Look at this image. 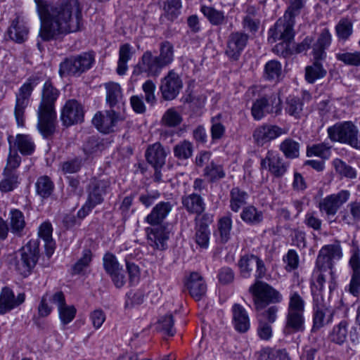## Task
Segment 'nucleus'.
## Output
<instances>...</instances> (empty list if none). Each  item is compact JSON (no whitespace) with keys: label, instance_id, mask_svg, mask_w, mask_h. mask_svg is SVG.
Returning a JSON list of instances; mask_svg holds the SVG:
<instances>
[{"label":"nucleus","instance_id":"64","mask_svg":"<svg viewBox=\"0 0 360 360\" xmlns=\"http://www.w3.org/2000/svg\"><path fill=\"white\" fill-rule=\"evenodd\" d=\"M58 311L60 321L64 326L72 321L77 314V309L73 305L65 304Z\"/></svg>","mask_w":360,"mask_h":360},{"label":"nucleus","instance_id":"44","mask_svg":"<svg viewBox=\"0 0 360 360\" xmlns=\"http://www.w3.org/2000/svg\"><path fill=\"white\" fill-rule=\"evenodd\" d=\"M240 218L246 224L257 225L263 221L264 216L262 211L258 210L253 205H250L243 209Z\"/></svg>","mask_w":360,"mask_h":360},{"label":"nucleus","instance_id":"21","mask_svg":"<svg viewBox=\"0 0 360 360\" xmlns=\"http://www.w3.org/2000/svg\"><path fill=\"white\" fill-rule=\"evenodd\" d=\"M121 120L120 113L111 109L106 110L105 114L101 112L96 113L92 119V123L99 131L109 134L114 131L117 122Z\"/></svg>","mask_w":360,"mask_h":360},{"label":"nucleus","instance_id":"42","mask_svg":"<svg viewBox=\"0 0 360 360\" xmlns=\"http://www.w3.org/2000/svg\"><path fill=\"white\" fill-rule=\"evenodd\" d=\"M36 193L44 199L51 195L54 190V184L46 175L39 176L35 183Z\"/></svg>","mask_w":360,"mask_h":360},{"label":"nucleus","instance_id":"48","mask_svg":"<svg viewBox=\"0 0 360 360\" xmlns=\"http://www.w3.org/2000/svg\"><path fill=\"white\" fill-rule=\"evenodd\" d=\"M281 72L282 65L281 63L276 60H271L264 65V77L268 81L276 82L278 80Z\"/></svg>","mask_w":360,"mask_h":360},{"label":"nucleus","instance_id":"22","mask_svg":"<svg viewBox=\"0 0 360 360\" xmlns=\"http://www.w3.org/2000/svg\"><path fill=\"white\" fill-rule=\"evenodd\" d=\"M349 266L352 269L351 278L345 290L354 297H358L360 295V254L359 250L354 251L352 255Z\"/></svg>","mask_w":360,"mask_h":360},{"label":"nucleus","instance_id":"28","mask_svg":"<svg viewBox=\"0 0 360 360\" xmlns=\"http://www.w3.org/2000/svg\"><path fill=\"white\" fill-rule=\"evenodd\" d=\"M28 34L29 28L24 18L19 15H16L7 30L8 37L15 42L21 44L27 39Z\"/></svg>","mask_w":360,"mask_h":360},{"label":"nucleus","instance_id":"45","mask_svg":"<svg viewBox=\"0 0 360 360\" xmlns=\"http://www.w3.org/2000/svg\"><path fill=\"white\" fill-rule=\"evenodd\" d=\"M288 297L287 311L304 313L305 302L299 291L291 288Z\"/></svg>","mask_w":360,"mask_h":360},{"label":"nucleus","instance_id":"32","mask_svg":"<svg viewBox=\"0 0 360 360\" xmlns=\"http://www.w3.org/2000/svg\"><path fill=\"white\" fill-rule=\"evenodd\" d=\"M307 0H289V6L283 17L280 18L278 20H282L284 25H290V27L293 28L295 22V18L300 14Z\"/></svg>","mask_w":360,"mask_h":360},{"label":"nucleus","instance_id":"19","mask_svg":"<svg viewBox=\"0 0 360 360\" xmlns=\"http://www.w3.org/2000/svg\"><path fill=\"white\" fill-rule=\"evenodd\" d=\"M182 87V80L179 75L172 70L161 79L160 91L164 100L172 101L178 96Z\"/></svg>","mask_w":360,"mask_h":360},{"label":"nucleus","instance_id":"17","mask_svg":"<svg viewBox=\"0 0 360 360\" xmlns=\"http://www.w3.org/2000/svg\"><path fill=\"white\" fill-rule=\"evenodd\" d=\"M342 256V248L340 244H331L323 246L319 251L316 267L318 271L332 269L333 259H340Z\"/></svg>","mask_w":360,"mask_h":360},{"label":"nucleus","instance_id":"53","mask_svg":"<svg viewBox=\"0 0 360 360\" xmlns=\"http://www.w3.org/2000/svg\"><path fill=\"white\" fill-rule=\"evenodd\" d=\"M348 214L342 216V221L347 225L360 222V201H352L347 205Z\"/></svg>","mask_w":360,"mask_h":360},{"label":"nucleus","instance_id":"10","mask_svg":"<svg viewBox=\"0 0 360 360\" xmlns=\"http://www.w3.org/2000/svg\"><path fill=\"white\" fill-rule=\"evenodd\" d=\"M281 112V100L276 94L264 95L254 101L251 114L255 120H261L268 114L279 115Z\"/></svg>","mask_w":360,"mask_h":360},{"label":"nucleus","instance_id":"39","mask_svg":"<svg viewBox=\"0 0 360 360\" xmlns=\"http://www.w3.org/2000/svg\"><path fill=\"white\" fill-rule=\"evenodd\" d=\"M155 56L164 68L169 66L173 62L174 58L173 44L169 41L161 42L160 44V53Z\"/></svg>","mask_w":360,"mask_h":360},{"label":"nucleus","instance_id":"35","mask_svg":"<svg viewBox=\"0 0 360 360\" xmlns=\"http://www.w3.org/2000/svg\"><path fill=\"white\" fill-rule=\"evenodd\" d=\"M109 143L108 141L94 136L89 137L82 146L86 159H88L92 155L101 152L108 146Z\"/></svg>","mask_w":360,"mask_h":360},{"label":"nucleus","instance_id":"40","mask_svg":"<svg viewBox=\"0 0 360 360\" xmlns=\"http://www.w3.org/2000/svg\"><path fill=\"white\" fill-rule=\"evenodd\" d=\"M304 107L303 99L295 96H289L285 102V111L290 116L300 118Z\"/></svg>","mask_w":360,"mask_h":360},{"label":"nucleus","instance_id":"25","mask_svg":"<svg viewBox=\"0 0 360 360\" xmlns=\"http://www.w3.org/2000/svg\"><path fill=\"white\" fill-rule=\"evenodd\" d=\"M181 202L182 207L190 214L199 215L206 210L205 200L198 193L182 195Z\"/></svg>","mask_w":360,"mask_h":360},{"label":"nucleus","instance_id":"59","mask_svg":"<svg viewBox=\"0 0 360 360\" xmlns=\"http://www.w3.org/2000/svg\"><path fill=\"white\" fill-rule=\"evenodd\" d=\"M92 260V253L89 249H85L82 252V257L72 266V274H80L83 273Z\"/></svg>","mask_w":360,"mask_h":360},{"label":"nucleus","instance_id":"37","mask_svg":"<svg viewBox=\"0 0 360 360\" xmlns=\"http://www.w3.org/2000/svg\"><path fill=\"white\" fill-rule=\"evenodd\" d=\"M325 59L314 58V62L311 65L305 68V79L309 84L314 83L317 79L323 78L327 70L323 67L321 61Z\"/></svg>","mask_w":360,"mask_h":360},{"label":"nucleus","instance_id":"11","mask_svg":"<svg viewBox=\"0 0 360 360\" xmlns=\"http://www.w3.org/2000/svg\"><path fill=\"white\" fill-rule=\"evenodd\" d=\"M164 68L151 51H146L134 67L133 75H146L148 77H159Z\"/></svg>","mask_w":360,"mask_h":360},{"label":"nucleus","instance_id":"51","mask_svg":"<svg viewBox=\"0 0 360 360\" xmlns=\"http://www.w3.org/2000/svg\"><path fill=\"white\" fill-rule=\"evenodd\" d=\"M335 58L346 65L360 66V51L349 52L342 49L335 53Z\"/></svg>","mask_w":360,"mask_h":360},{"label":"nucleus","instance_id":"27","mask_svg":"<svg viewBox=\"0 0 360 360\" xmlns=\"http://www.w3.org/2000/svg\"><path fill=\"white\" fill-rule=\"evenodd\" d=\"M323 297H316L313 300V326L311 332H316L321 328L326 323L330 321L332 314H330L326 319V313L328 312L326 307L322 303Z\"/></svg>","mask_w":360,"mask_h":360},{"label":"nucleus","instance_id":"6","mask_svg":"<svg viewBox=\"0 0 360 360\" xmlns=\"http://www.w3.org/2000/svg\"><path fill=\"white\" fill-rule=\"evenodd\" d=\"M249 292L253 297L254 306L256 311L265 309L270 304L280 303L282 295L267 283L256 279L249 288Z\"/></svg>","mask_w":360,"mask_h":360},{"label":"nucleus","instance_id":"1","mask_svg":"<svg viewBox=\"0 0 360 360\" xmlns=\"http://www.w3.org/2000/svg\"><path fill=\"white\" fill-rule=\"evenodd\" d=\"M40 19L37 48L41 42L62 39L64 36L80 31L82 26V6L79 0H61L51 5L45 0H34Z\"/></svg>","mask_w":360,"mask_h":360},{"label":"nucleus","instance_id":"14","mask_svg":"<svg viewBox=\"0 0 360 360\" xmlns=\"http://www.w3.org/2000/svg\"><path fill=\"white\" fill-rule=\"evenodd\" d=\"M287 133L288 131L284 128L276 124L266 123L255 128L252 137L257 146H263Z\"/></svg>","mask_w":360,"mask_h":360},{"label":"nucleus","instance_id":"8","mask_svg":"<svg viewBox=\"0 0 360 360\" xmlns=\"http://www.w3.org/2000/svg\"><path fill=\"white\" fill-rule=\"evenodd\" d=\"M41 80V77L39 75H33L29 77L15 94L14 115L17 124L19 127L24 126L25 109L29 104L34 89L39 84Z\"/></svg>","mask_w":360,"mask_h":360},{"label":"nucleus","instance_id":"4","mask_svg":"<svg viewBox=\"0 0 360 360\" xmlns=\"http://www.w3.org/2000/svg\"><path fill=\"white\" fill-rule=\"evenodd\" d=\"M39 243V239H31L18 252L8 255L6 262L9 268L25 278L30 276L40 257Z\"/></svg>","mask_w":360,"mask_h":360},{"label":"nucleus","instance_id":"9","mask_svg":"<svg viewBox=\"0 0 360 360\" xmlns=\"http://www.w3.org/2000/svg\"><path fill=\"white\" fill-rule=\"evenodd\" d=\"M329 139L332 141L347 143L352 147L356 143L359 130L351 121L338 122L327 129Z\"/></svg>","mask_w":360,"mask_h":360},{"label":"nucleus","instance_id":"57","mask_svg":"<svg viewBox=\"0 0 360 360\" xmlns=\"http://www.w3.org/2000/svg\"><path fill=\"white\" fill-rule=\"evenodd\" d=\"M259 360H290L285 349H263L260 352Z\"/></svg>","mask_w":360,"mask_h":360},{"label":"nucleus","instance_id":"34","mask_svg":"<svg viewBox=\"0 0 360 360\" xmlns=\"http://www.w3.org/2000/svg\"><path fill=\"white\" fill-rule=\"evenodd\" d=\"M8 219L11 232L15 236H22L26 226L24 214L20 210L12 209Z\"/></svg>","mask_w":360,"mask_h":360},{"label":"nucleus","instance_id":"38","mask_svg":"<svg viewBox=\"0 0 360 360\" xmlns=\"http://www.w3.org/2000/svg\"><path fill=\"white\" fill-rule=\"evenodd\" d=\"M248 197L249 195L245 191L238 186L232 188L230 191V209L234 212H238L247 204Z\"/></svg>","mask_w":360,"mask_h":360},{"label":"nucleus","instance_id":"54","mask_svg":"<svg viewBox=\"0 0 360 360\" xmlns=\"http://www.w3.org/2000/svg\"><path fill=\"white\" fill-rule=\"evenodd\" d=\"M181 7V0H166L163 5L165 16L169 20L174 21L180 15Z\"/></svg>","mask_w":360,"mask_h":360},{"label":"nucleus","instance_id":"50","mask_svg":"<svg viewBox=\"0 0 360 360\" xmlns=\"http://www.w3.org/2000/svg\"><path fill=\"white\" fill-rule=\"evenodd\" d=\"M335 32L338 41L345 42L353 32L352 22L347 18L341 19L335 26Z\"/></svg>","mask_w":360,"mask_h":360},{"label":"nucleus","instance_id":"5","mask_svg":"<svg viewBox=\"0 0 360 360\" xmlns=\"http://www.w3.org/2000/svg\"><path fill=\"white\" fill-rule=\"evenodd\" d=\"M282 20H277L274 26L269 31V41H281L273 48V52L278 56L288 58L292 54L291 43L294 39L295 32L290 25H284Z\"/></svg>","mask_w":360,"mask_h":360},{"label":"nucleus","instance_id":"41","mask_svg":"<svg viewBox=\"0 0 360 360\" xmlns=\"http://www.w3.org/2000/svg\"><path fill=\"white\" fill-rule=\"evenodd\" d=\"M133 54L134 51L129 44H124L120 46L117 68V73L119 75H123L126 73L128 69L127 62L131 58Z\"/></svg>","mask_w":360,"mask_h":360},{"label":"nucleus","instance_id":"16","mask_svg":"<svg viewBox=\"0 0 360 360\" xmlns=\"http://www.w3.org/2000/svg\"><path fill=\"white\" fill-rule=\"evenodd\" d=\"M110 189V182L108 179H91L86 187V201L96 207L104 201V197Z\"/></svg>","mask_w":360,"mask_h":360},{"label":"nucleus","instance_id":"47","mask_svg":"<svg viewBox=\"0 0 360 360\" xmlns=\"http://www.w3.org/2000/svg\"><path fill=\"white\" fill-rule=\"evenodd\" d=\"M217 226L221 243H227L230 239L232 229L231 214L229 213L227 215L220 218L218 221Z\"/></svg>","mask_w":360,"mask_h":360},{"label":"nucleus","instance_id":"24","mask_svg":"<svg viewBox=\"0 0 360 360\" xmlns=\"http://www.w3.org/2000/svg\"><path fill=\"white\" fill-rule=\"evenodd\" d=\"M304 323V313L287 311L283 333L288 336L297 333H302L305 330Z\"/></svg>","mask_w":360,"mask_h":360},{"label":"nucleus","instance_id":"33","mask_svg":"<svg viewBox=\"0 0 360 360\" xmlns=\"http://www.w3.org/2000/svg\"><path fill=\"white\" fill-rule=\"evenodd\" d=\"M233 322L236 330L240 333L246 332L250 328V321L245 308L239 304L232 307Z\"/></svg>","mask_w":360,"mask_h":360},{"label":"nucleus","instance_id":"56","mask_svg":"<svg viewBox=\"0 0 360 360\" xmlns=\"http://www.w3.org/2000/svg\"><path fill=\"white\" fill-rule=\"evenodd\" d=\"M347 321H342L340 323L334 327L332 333L330 334V340L332 342L338 345L343 344L347 337Z\"/></svg>","mask_w":360,"mask_h":360},{"label":"nucleus","instance_id":"12","mask_svg":"<svg viewBox=\"0 0 360 360\" xmlns=\"http://www.w3.org/2000/svg\"><path fill=\"white\" fill-rule=\"evenodd\" d=\"M290 163L285 161L280 154L274 150H269L266 156L261 160L260 167L267 170L273 176L281 178L287 172Z\"/></svg>","mask_w":360,"mask_h":360},{"label":"nucleus","instance_id":"60","mask_svg":"<svg viewBox=\"0 0 360 360\" xmlns=\"http://www.w3.org/2000/svg\"><path fill=\"white\" fill-rule=\"evenodd\" d=\"M182 121V116L174 108L167 110L162 118L163 124L169 127H175L179 125Z\"/></svg>","mask_w":360,"mask_h":360},{"label":"nucleus","instance_id":"58","mask_svg":"<svg viewBox=\"0 0 360 360\" xmlns=\"http://www.w3.org/2000/svg\"><path fill=\"white\" fill-rule=\"evenodd\" d=\"M307 155L308 157L318 156L322 159H328L330 156V147L325 143L313 144L307 147Z\"/></svg>","mask_w":360,"mask_h":360},{"label":"nucleus","instance_id":"52","mask_svg":"<svg viewBox=\"0 0 360 360\" xmlns=\"http://www.w3.org/2000/svg\"><path fill=\"white\" fill-rule=\"evenodd\" d=\"M15 144L18 150L24 155H32L35 149V145L28 135L18 134L16 136Z\"/></svg>","mask_w":360,"mask_h":360},{"label":"nucleus","instance_id":"7","mask_svg":"<svg viewBox=\"0 0 360 360\" xmlns=\"http://www.w3.org/2000/svg\"><path fill=\"white\" fill-rule=\"evenodd\" d=\"M94 61V55L87 52L67 57L60 64L59 75L61 77H79L91 68Z\"/></svg>","mask_w":360,"mask_h":360},{"label":"nucleus","instance_id":"29","mask_svg":"<svg viewBox=\"0 0 360 360\" xmlns=\"http://www.w3.org/2000/svg\"><path fill=\"white\" fill-rule=\"evenodd\" d=\"M167 155L165 148L159 142L150 145L145 153L147 162L152 167H163Z\"/></svg>","mask_w":360,"mask_h":360},{"label":"nucleus","instance_id":"62","mask_svg":"<svg viewBox=\"0 0 360 360\" xmlns=\"http://www.w3.org/2000/svg\"><path fill=\"white\" fill-rule=\"evenodd\" d=\"M103 264L105 272L108 275L122 269V266L119 264L116 257L110 252H107L104 255L103 258Z\"/></svg>","mask_w":360,"mask_h":360},{"label":"nucleus","instance_id":"2","mask_svg":"<svg viewBox=\"0 0 360 360\" xmlns=\"http://www.w3.org/2000/svg\"><path fill=\"white\" fill-rule=\"evenodd\" d=\"M60 95L50 79L44 84L37 110V129L44 138L49 139L56 131V112L55 104Z\"/></svg>","mask_w":360,"mask_h":360},{"label":"nucleus","instance_id":"31","mask_svg":"<svg viewBox=\"0 0 360 360\" xmlns=\"http://www.w3.org/2000/svg\"><path fill=\"white\" fill-rule=\"evenodd\" d=\"M331 43V34L326 28L323 29L319 34L317 41L312 46L313 58L326 59L327 49Z\"/></svg>","mask_w":360,"mask_h":360},{"label":"nucleus","instance_id":"20","mask_svg":"<svg viewBox=\"0 0 360 360\" xmlns=\"http://www.w3.org/2000/svg\"><path fill=\"white\" fill-rule=\"evenodd\" d=\"M248 39V34L242 31L231 32L228 37L226 54L232 60H238Z\"/></svg>","mask_w":360,"mask_h":360},{"label":"nucleus","instance_id":"49","mask_svg":"<svg viewBox=\"0 0 360 360\" xmlns=\"http://www.w3.org/2000/svg\"><path fill=\"white\" fill-rule=\"evenodd\" d=\"M4 178L0 181V191L4 193H7L15 188L18 182V176L15 172H9L4 170Z\"/></svg>","mask_w":360,"mask_h":360},{"label":"nucleus","instance_id":"23","mask_svg":"<svg viewBox=\"0 0 360 360\" xmlns=\"http://www.w3.org/2000/svg\"><path fill=\"white\" fill-rule=\"evenodd\" d=\"M184 285L191 296L195 300H200L206 294L207 285L202 276L197 272H192L186 278Z\"/></svg>","mask_w":360,"mask_h":360},{"label":"nucleus","instance_id":"3","mask_svg":"<svg viewBox=\"0 0 360 360\" xmlns=\"http://www.w3.org/2000/svg\"><path fill=\"white\" fill-rule=\"evenodd\" d=\"M173 205L170 202H160L152 209L145 219L146 222L154 226L147 228L149 244L158 250L167 248V240L169 238V231L162 222L171 212Z\"/></svg>","mask_w":360,"mask_h":360},{"label":"nucleus","instance_id":"61","mask_svg":"<svg viewBox=\"0 0 360 360\" xmlns=\"http://www.w3.org/2000/svg\"><path fill=\"white\" fill-rule=\"evenodd\" d=\"M82 165V159L79 157H75L61 162L60 167L63 174H74L78 172Z\"/></svg>","mask_w":360,"mask_h":360},{"label":"nucleus","instance_id":"13","mask_svg":"<svg viewBox=\"0 0 360 360\" xmlns=\"http://www.w3.org/2000/svg\"><path fill=\"white\" fill-rule=\"evenodd\" d=\"M255 265L256 279L264 278L266 273V268L262 259L252 254H246L241 256L238 262L241 276L245 278H249Z\"/></svg>","mask_w":360,"mask_h":360},{"label":"nucleus","instance_id":"43","mask_svg":"<svg viewBox=\"0 0 360 360\" xmlns=\"http://www.w3.org/2000/svg\"><path fill=\"white\" fill-rule=\"evenodd\" d=\"M278 148L288 159H295L300 155V144L291 138L284 139L280 143Z\"/></svg>","mask_w":360,"mask_h":360},{"label":"nucleus","instance_id":"26","mask_svg":"<svg viewBox=\"0 0 360 360\" xmlns=\"http://www.w3.org/2000/svg\"><path fill=\"white\" fill-rule=\"evenodd\" d=\"M25 295L19 293L15 297L13 290L8 287L2 288L0 294V314H4L24 302Z\"/></svg>","mask_w":360,"mask_h":360},{"label":"nucleus","instance_id":"15","mask_svg":"<svg viewBox=\"0 0 360 360\" xmlns=\"http://www.w3.org/2000/svg\"><path fill=\"white\" fill-rule=\"evenodd\" d=\"M84 117V107L75 99L68 100L62 108L60 119L66 127L82 122Z\"/></svg>","mask_w":360,"mask_h":360},{"label":"nucleus","instance_id":"63","mask_svg":"<svg viewBox=\"0 0 360 360\" xmlns=\"http://www.w3.org/2000/svg\"><path fill=\"white\" fill-rule=\"evenodd\" d=\"M333 164L335 171L341 176L349 179H354L356 177V170L340 159L337 158L334 160Z\"/></svg>","mask_w":360,"mask_h":360},{"label":"nucleus","instance_id":"55","mask_svg":"<svg viewBox=\"0 0 360 360\" xmlns=\"http://www.w3.org/2000/svg\"><path fill=\"white\" fill-rule=\"evenodd\" d=\"M173 151L174 155L177 159L181 160H187L193 155V144L190 141L184 140L174 146Z\"/></svg>","mask_w":360,"mask_h":360},{"label":"nucleus","instance_id":"46","mask_svg":"<svg viewBox=\"0 0 360 360\" xmlns=\"http://www.w3.org/2000/svg\"><path fill=\"white\" fill-rule=\"evenodd\" d=\"M225 172L223 167L220 165L211 162L203 170V176L207 179L210 183L216 182L225 177Z\"/></svg>","mask_w":360,"mask_h":360},{"label":"nucleus","instance_id":"36","mask_svg":"<svg viewBox=\"0 0 360 360\" xmlns=\"http://www.w3.org/2000/svg\"><path fill=\"white\" fill-rule=\"evenodd\" d=\"M200 11L213 26H221L227 22L228 17L225 15L224 12L212 6L203 5L200 8Z\"/></svg>","mask_w":360,"mask_h":360},{"label":"nucleus","instance_id":"30","mask_svg":"<svg viewBox=\"0 0 360 360\" xmlns=\"http://www.w3.org/2000/svg\"><path fill=\"white\" fill-rule=\"evenodd\" d=\"M106 89V102L112 110L120 109L123 105V96L120 86L114 82L107 83L105 85Z\"/></svg>","mask_w":360,"mask_h":360},{"label":"nucleus","instance_id":"18","mask_svg":"<svg viewBox=\"0 0 360 360\" xmlns=\"http://www.w3.org/2000/svg\"><path fill=\"white\" fill-rule=\"evenodd\" d=\"M349 195L348 191L342 190L338 193L326 196L319 202L320 211L325 212L329 221L332 222L330 217L336 214L340 207L349 200Z\"/></svg>","mask_w":360,"mask_h":360}]
</instances>
